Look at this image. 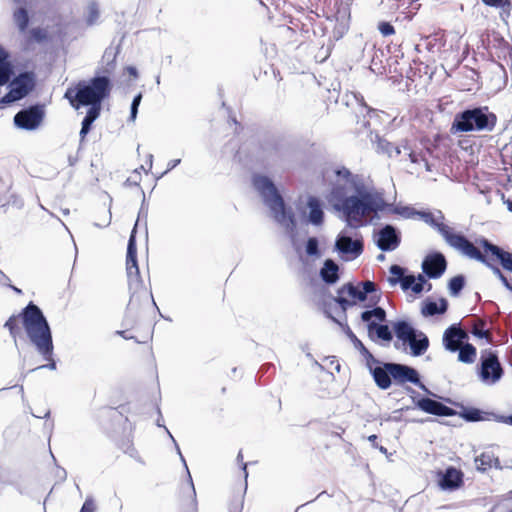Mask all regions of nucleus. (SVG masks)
Wrapping results in <instances>:
<instances>
[{
  "label": "nucleus",
  "mask_w": 512,
  "mask_h": 512,
  "mask_svg": "<svg viewBox=\"0 0 512 512\" xmlns=\"http://www.w3.org/2000/svg\"><path fill=\"white\" fill-rule=\"evenodd\" d=\"M332 304L324 305V314L327 318L339 325L354 348L359 351L366 361V367L369 370L376 386L381 390H388L392 384L404 385L411 383L419 387L425 393L436 396L421 381L420 373L412 366L397 362H385L377 359L363 344V342L351 330L347 322H342L332 315Z\"/></svg>",
  "instance_id": "nucleus-1"
},
{
  "label": "nucleus",
  "mask_w": 512,
  "mask_h": 512,
  "mask_svg": "<svg viewBox=\"0 0 512 512\" xmlns=\"http://www.w3.org/2000/svg\"><path fill=\"white\" fill-rule=\"evenodd\" d=\"M19 320L30 343L42 356L43 360L47 361V364L33 368L29 372L40 369L56 370L57 362L54 359L52 329L42 309L33 301H30L18 314H13L6 320L3 327L9 331L16 346L17 337L21 334V328L18 325Z\"/></svg>",
  "instance_id": "nucleus-2"
},
{
  "label": "nucleus",
  "mask_w": 512,
  "mask_h": 512,
  "mask_svg": "<svg viewBox=\"0 0 512 512\" xmlns=\"http://www.w3.org/2000/svg\"><path fill=\"white\" fill-rule=\"evenodd\" d=\"M335 179L330 182L329 191L325 196L332 209L339 213L346 227L358 229L368 225H376L380 220V212L370 211L357 215L351 211L350 200L357 197V185L361 183V174L352 173L345 166L333 170Z\"/></svg>",
  "instance_id": "nucleus-3"
},
{
  "label": "nucleus",
  "mask_w": 512,
  "mask_h": 512,
  "mask_svg": "<svg viewBox=\"0 0 512 512\" xmlns=\"http://www.w3.org/2000/svg\"><path fill=\"white\" fill-rule=\"evenodd\" d=\"M252 184L261 196L263 203L271 210L275 221L285 228L293 248L299 251L295 215L292 209L285 204L272 179L263 174H253Z\"/></svg>",
  "instance_id": "nucleus-4"
},
{
  "label": "nucleus",
  "mask_w": 512,
  "mask_h": 512,
  "mask_svg": "<svg viewBox=\"0 0 512 512\" xmlns=\"http://www.w3.org/2000/svg\"><path fill=\"white\" fill-rule=\"evenodd\" d=\"M112 87L110 76L97 72L89 80H80L74 88H68L64 98L76 110L88 107V110L101 112L102 103L110 96Z\"/></svg>",
  "instance_id": "nucleus-5"
},
{
  "label": "nucleus",
  "mask_w": 512,
  "mask_h": 512,
  "mask_svg": "<svg viewBox=\"0 0 512 512\" xmlns=\"http://www.w3.org/2000/svg\"><path fill=\"white\" fill-rule=\"evenodd\" d=\"M498 121L497 115L486 105H469L457 112L450 126L452 135L472 132H492Z\"/></svg>",
  "instance_id": "nucleus-6"
},
{
  "label": "nucleus",
  "mask_w": 512,
  "mask_h": 512,
  "mask_svg": "<svg viewBox=\"0 0 512 512\" xmlns=\"http://www.w3.org/2000/svg\"><path fill=\"white\" fill-rule=\"evenodd\" d=\"M357 197L350 200L351 211L357 215L364 212H388L393 214L396 205L386 202L384 192L376 189L373 185L367 184L361 174V183L357 185Z\"/></svg>",
  "instance_id": "nucleus-7"
},
{
  "label": "nucleus",
  "mask_w": 512,
  "mask_h": 512,
  "mask_svg": "<svg viewBox=\"0 0 512 512\" xmlns=\"http://www.w3.org/2000/svg\"><path fill=\"white\" fill-rule=\"evenodd\" d=\"M392 327L397 338L394 342L395 349L402 350V346H409L410 355L413 357H420L426 353L430 345L428 336L416 329L409 320L398 319L392 323Z\"/></svg>",
  "instance_id": "nucleus-8"
},
{
  "label": "nucleus",
  "mask_w": 512,
  "mask_h": 512,
  "mask_svg": "<svg viewBox=\"0 0 512 512\" xmlns=\"http://www.w3.org/2000/svg\"><path fill=\"white\" fill-rule=\"evenodd\" d=\"M418 218L436 230L450 247L461 253L471 242L464 234L455 232L453 228L444 223L445 215L439 209L419 210Z\"/></svg>",
  "instance_id": "nucleus-9"
},
{
  "label": "nucleus",
  "mask_w": 512,
  "mask_h": 512,
  "mask_svg": "<svg viewBox=\"0 0 512 512\" xmlns=\"http://www.w3.org/2000/svg\"><path fill=\"white\" fill-rule=\"evenodd\" d=\"M8 87L9 91L0 98V109L28 96L36 87V74L28 70L14 74Z\"/></svg>",
  "instance_id": "nucleus-10"
},
{
  "label": "nucleus",
  "mask_w": 512,
  "mask_h": 512,
  "mask_svg": "<svg viewBox=\"0 0 512 512\" xmlns=\"http://www.w3.org/2000/svg\"><path fill=\"white\" fill-rule=\"evenodd\" d=\"M126 271L128 277V287L131 293L129 305L132 304L133 299L137 293L144 290V283L140 275L138 260H137V245H136V229H132L127 244L126 254Z\"/></svg>",
  "instance_id": "nucleus-11"
},
{
  "label": "nucleus",
  "mask_w": 512,
  "mask_h": 512,
  "mask_svg": "<svg viewBox=\"0 0 512 512\" xmlns=\"http://www.w3.org/2000/svg\"><path fill=\"white\" fill-rule=\"evenodd\" d=\"M477 374L481 382L486 385H494L502 379L504 369L496 351L490 349L482 351L477 365Z\"/></svg>",
  "instance_id": "nucleus-12"
},
{
  "label": "nucleus",
  "mask_w": 512,
  "mask_h": 512,
  "mask_svg": "<svg viewBox=\"0 0 512 512\" xmlns=\"http://www.w3.org/2000/svg\"><path fill=\"white\" fill-rule=\"evenodd\" d=\"M334 251H336L343 261H353L358 258L364 251V241L360 233H355V238L350 232L343 229L336 236L334 243Z\"/></svg>",
  "instance_id": "nucleus-13"
},
{
  "label": "nucleus",
  "mask_w": 512,
  "mask_h": 512,
  "mask_svg": "<svg viewBox=\"0 0 512 512\" xmlns=\"http://www.w3.org/2000/svg\"><path fill=\"white\" fill-rule=\"evenodd\" d=\"M406 392L409 394L414 408H417L427 414L439 416V417H451L455 416L456 410L426 396L420 395L412 387L406 386Z\"/></svg>",
  "instance_id": "nucleus-14"
},
{
  "label": "nucleus",
  "mask_w": 512,
  "mask_h": 512,
  "mask_svg": "<svg viewBox=\"0 0 512 512\" xmlns=\"http://www.w3.org/2000/svg\"><path fill=\"white\" fill-rule=\"evenodd\" d=\"M44 116V106L41 104H34L18 111L15 114L13 121L17 128L33 131L40 126Z\"/></svg>",
  "instance_id": "nucleus-15"
},
{
  "label": "nucleus",
  "mask_w": 512,
  "mask_h": 512,
  "mask_svg": "<svg viewBox=\"0 0 512 512\" xmlns=\"http://www.w3.org/2000/svg\"><path fill=\"white\" fill-rule=\"evenodd\" d=\"M375 245L382 252H391L397 249L401 243V232L392 224H385L379 230L374 231Z\"/></svg>",
  "instance_id": "nucleus-16"
},
{
  "label": "nucleus",
  "mask_w": 512,
  "mask_h": 512,
  "mask_svg": "<svg viewBox=\"0 0 512 512\" xmlns=\"http://www.w3.org/2000/svg\"><path fill=\"white\" fill-rule=\"evenodd\" d=\"M462 254L488 267L492 273L502 282L506 289L512 291V282L500 270V268L493 263V258L489 257V254H486L485 252L482 253L477 247L474 246L472 242L467 245Z\"/></svg>",
  "instance_id": "nucleus-17"
},
{
  "label": "nucleus",
  "mask_w": 512,
  "mask_h": 512,
  "mask_svg": "<svg viewBox=\"0 0 512 512\" xmlns=\"http://www.w3.org/2000/svg\"><path fill=\"white\" fill-rule=\"evenodd\" d=\"M421 268L427 278L438 279L447 269L446 257L440 251H432L424 257Z\"/></svg>",
  "instance_id": "nucleus-18"
},
{
  "label": "nucleus",
  "mask_w": 512,
  "mask_h": 512,
  "mask_svg": "<svg viewBox=\"0 0 512 512\" xmlns=\"http://www.w3.org/2000/svg\"><path fill=\"white\" fill-rule=\"evenodd\" d=\"M486 254H490L493 259L499 261L503 269L512 273V253L504 250L502 247L492 243L485 237L476 240Z\"/></svg>",
  "instance_id": "nucleus-19"
},
{
  "label": "nucleus",
  "mask_w": 512,
  "mask_h": 512,
  "mask_svg": "<svg viewBox=\"0 0 512 512\" xmlns=\"http://www.w3.org/2000/svg\"><path fill=\"white\" fill-rule=\"evenodd\" d=\"M438 486L444 491H454L463 485V472L454 467L448 466L444 471L437 473Z\"/></svg>",
  "instance_id": "nucleus-20"
},
{
  "label": "nucleus",
  "mask_w": 512,
  "mask_h": 512,
  "mask_svg": "<svg viewBox=\"0 0 512 512\" xmlns=\"http://www.w3.org/2000/svg\"><path fill=\"white\" fill-rule=\"evenodd\" d=\"M467 333L460 327L459 324L450 325L443 333L442 342L444 348L449 352H456L459 347L467 341Z\"/></svg>",
  "instance_id": "nucleus-21"
},
{
  "label": "nucleus",
  "mask_w": 512,
  "mask_h": 512,
  "mask_svg": "<svg viewBox=\"0 0 512 512\" xmlns=\"http://www.w3.org/2000/svg\"><path fill=\"white\" fill-rule=\"evenodd\" d=\"M460 416L466 422H480V421H495L499 422L498 417H502V415L496 414L494 412L484 411L480 408L464 406L461 405V410L459 412L456 411V414Z\"/></svg>",
  "instance_id": "nucleus-22"
},
{
  "label": "nucleus",
  "mask_w": 512,
  "mask_h": 512,
  "mask_svg": "<svg viewBox=\"0 0 512 512\" xmlns=\"http://www.w3.org/2000/svg\"><path fill=\"white\" fill-rule=\"evenodd\" d=\"M361 321L365 324L367 331L387 321L386 310L378 304H370L366 306V309L360 314Z\"/></svg>",
  "instance_id": "nucleus-23"
},
{
  "label": "nucleus",
  "mask_w": 512,
  "mask_h": 512,
  "mask_svg": "<svg viewBox=\"0 0 512 512\" xmlns=\"http://www.w3.org/2000/svg\"><path fill=\"white\" fill-rule=\"evenodd\" d=\"M17 7L13 10L12 19L20 33H25L30 25L31 17L28 7L32 0H12Z\"/></svg>",
  "instance_id": "nucleus-24"
},
{
  "label": "nucleus",
  "mask_w": 512,
  "mask_h": 512,
  "mask_svg": "<svg viewBox=\"0 0 512 512\" xmlns=\"http://www.w3.org/2000/svg\"><path fill=\"white\" fill-rule=\"evenodd\" d=\"M306 207L308 209L307 222L313 226H321L325 220L323 201L317 196H308Z\"/></svg>",
  "instance_id": "nucleus-25"
},
{
  "label": "nucleus",
  "mask_w": 512,
  "mask_h": 512,
  "mask_svg": "<svg viewBox=\"0 0 512 512\" xmlns=\"http://www.w3.org/2000/svg\"><path fill=\"white\" fill-rule=\"evenodd\" d=\"M320 279L327 285H334L340 279V268L338 263L331 258L324 260L319 270Z\"/></svg>",
  "instance_id": "nucleus-26"
},
{
  "label": "nucleus",
  "mask_w": 512,
  "mask_h": 512,
  "mask_svg": "<svg viewBox=\"0 0 512 512\" xmlns=\"http://www.w3.org/2000/svg\"><path fill=\"white\" fill-rule=\"evenodd\" d=\"M283 149V138L277 135L266 136L260 143V150L267 158L279 157Z\"/></svg>",
  "instance_id": "nucleus-27"
},
{
  "label": "nucleus",
  "mask_w": 512,
  "mask_h": 512,
  "mask_svg": "<svg viewBox=\"0 0 512 512\" xmlns=\"http://www.w3.org/2000/svg\"><path fill=\"white\" fill-rule=\"evenodd\" d=\"M448 300L446 298H440L438 301H435L431 298H426L422 302L421 314L424 317H433L437 315H443L448 310Z\"/></svg>",
  "instance_id": "nucleus-28"
},
{
  "label": "nucleus",
  "mask_w": 512,
  "mask_h": 512,
  "mask_svg": "<svg viewBox=\"0 0 512 512\" xmlns=\"http://www.w3.org/2000/svg\"><path fill=\"white\" fill-rule=\"evenodd\" d=\"M476 469L481 472H486L492 467L502 470L504 466L501 465L498 457L492 451H484L475 457Z\"/></svg>",
  "instance_id": "nucleus-29"
},
{
  "label": "nucleus",
  "mask_w": 512,
  "mask_h": 512,
  "mask_svg": "<svg viewBox=\"0 0 512 512\" xmlns=\"http://www.w3.org/2000/svg\"><path fill=\"white\" fill-rule=\"evenodd\" d=\"M120 48L121 44L119 43L117 46L110 45L105 49L101 60L104 65L101 70L104 73L103 75L109 76L114 71L116 67V58L120 52Z\"/></svg>",
  "instance_id": "nucleus-30"
},
{
  "label": "nucleus",
  "mask_w": 512,
  "mask_h": 512,
  "mask_svg": "<svg viewBox=\"0 0 512 512\" xmlns=\"http://www.w3.org/2000/svg\"><path fill=\"white\" fill-rule=\"evenodd\" d=\"M368 337L373 342L383 341L389 343L393 339L394 331L391 330L386 322L376 325L371 330L367 331Z\"/></svg>",
  "instance_id": "nucleus-31"
},
{
  "label": "nucleus",
  "mask_w": 512,
  "mask_h": 512,
  "mask_svg": "<svg viewBox=\"0 0 512 512\" xmlns=\"http://www.w3.org/2000/svg\"><path fill=\"white\" fill-rule=\"evenodd\" d=\"M371 141L376 144V150L378 153L387 154L389 157L398 156L401 154L402 146L394 145L388 140L375 134L374 138L371 137Z\"/></svg>",
  "instance_id": "nucleus-32"
},
{
  "label": "nucleus",
  "mask_w": 512,
  "mask_h": 512,
  "mask_svg": "<svg viewBox=\"0 0 512 512\" xmlns=\"http://www.w3.org/2000/svg\"><path fill=\"white\" fill-rule=\"evenodd\" d=\"M101 112L93 110H87L86 115L82 119L81 129L79 132L80 145H82L86 139V136L90 133L93 123L100 117Z\"/></svg>",
  "instance_id": "nucleus-33"
},
{
  "label": "nucleus",
  "mask_w": 512,
  "mask_h": 512,
  "mask_svg": "<svg viewBox=\"0 0 512 512\" xmlns=\"http://www.w3.org/2000/svg\"><path fill=\"white\" fill-rule=\"evenodd\" d=\"M341 291L345 292L355 303L364 302L368 299L359 283L347 282L341 286Z\"/></svg>",
  "instance_id": "nucleus-34"
},
{
  "label": "nucleus",
  "mask_w": 512,
  "mask_h": 512,
  "mask_svg": "<svg viewBox=\"0 0 512 512\" xmlns=\"http://www.w3.org/2000/svg\"><path fill=\"white\" fill-rule=\"evenodd\" d=\"M360 286L362 287L363 293L366 295V297H369V303L376 305L379 303L381 299V292L378 286L375 284V282L371 280H365L359 282Z\"/></svg>",
  "instance_id": "nucleus-35"
},
{
  "label": "nucleus",
  "mask_w": 512,
  "mask_h": 512,
  "mask_svg": "<svg viewBox=\"0 0 512 512\" xmlns=\"http://www.w3.org/2000/svg\"><path fill=\"white\" fill-rule=\"evenodd\" d=\"M456 352H458V361L465 364L473 363L477 355L475 346L467 341H465Z\"/></svg>",
  "instance_id": "nucleus-36"
},
{
  "label": "nucleus",
  "mask_w": 512,
  "mask_h": 512,
  "mask_svg": "<svg viewBox=\"0 0 512 512\" xmlns=\"http://www.w3.org/2000/svg\"><path fill=\"white\" fill-rule=\"evenodd\" d=\"M346 293L341 291V287L337 290V295L332 297L333 301L340 307L343 314V322H347V310L356 303L352 299L344 297Z\"/></svg>",
  "instance_id": "nucleus-37"
},
{
  "label": "nucleus",
  "mask_w": 512,
  "mask_h": 512,
  "mask_svg": "<svg viewBox=\"0 0 512 512\" xmlns=\"http://www.w3.org/2000/svg\"><path fill=\"white\" fill-rule=\"evenodd\" d=\"M15 74L14 65L9 60L0 62V87L9 85Z\"/></svg>",
  "instance_id": "nucleus-38"
},
{
  "label": "nucleus",
  "mask_w": 512,
  "mask_h": 512,
  "mask_svg": "<svg viewBox=\"0 0 512 512\" xmlns=\"http://www.w3.org/2000/svg\"><path fill=\"white\" fill-rule=\"evenodd\" d=\"M466 285V278L463 274H458L448 281V290L451 296L457 297L460 295Z\"/></svg>",
  "instance_id": "nucleus-39"
},
{
  "label": "nucleus",
  "mask_w": 512,
  "mask_h": 512,
  "mask_svg": "<svg viewBox=\"0 0 512 512\" xmlns=\"http://www.w3.org/2000/svg\"><path fill=\"white\" fill-rule=\"evenodd\" d=\"M126 407L124 405L119 406L118 408H108L105 410V417L112 420L117 424L128 423V417L124 416V412H126Z\"/></svg>",
  "instance_id": "nucleus-40"
},
{
  "label": "nucleus",
  "mask_w": 512,
  "mask_h": 512,
  "mask_svg": "<svg viewBox=\"0 0 512 512\" xmlns=\"http://www.w3.org/2000/svg\"><path fill=\"white\" fill-rule=\"evenodd\" d=\"M387 281L390 286L394 287L396 285H400L401 289L403 291H412V286L414 284V274H409L408 272L405 274V276L402 279H396V278H387Z\"/></svg>",
  "instance_id": "nucleus-41"
},
{
  "label": "nucleus",
  "mask_w": 512,
  "mask_h": 512,
  "mask_svg": "<svg viewBox=\"0 0 512 512\" xmlns=\"http://www.w3.org/2000/svg\"><path fill=\"white\" fill-rule=\"evenodd\" d=\"M305 253L314 258H320L322 253L320 249L319 239L316 236H310L305 243Z\"/></svg>",
  "instance_id": "nucleus-42"
},
{
  "label": "nucleus",
  "mask_w": 512,
  "mask_h": 512,
  "mask_svg": "<svg viewBox=\"0 0 512 512\" xmlns=\"http://www.w3.org/2000/svg\"><path fill=\"white\" fill-rule=\"evenodd\" d=\"M48 40V33L44 28L34 27L29 31L28 41L44 43Z\"/></svg>",
  "instance_id": "nucleus-43"
},
{
  "label": "nucleus",
  "mask_w": 512,
  "mask_h": 512,
  "mask_svg": "<svg viewBox=\"0 0 512 512\" xmlns=\"http://www.w3.org/2000/svg\"><path fill=\"white\" fill-rule=\"evenodd\" d=\"M100 16V11L98 4L95 1H92L88 4V14L86 17V23L88 25H94L97 23Z\"/></svg>",
  "instance_id": "nucleus-44"
},
{
  "label": "nucleus",
  "mask_w": 512,
  "mask_h": 512,
  "mask_svg": "<svg viewBox=\"0 0 512 512\" xmlns=\"http://www.w3.org/2000/svg\"><path fill=\"white\" fill-rule=\"evenodd\" d=\"M142 97L143 96H142L141 92L137 93L133 97L131 105H130V115H129L128 121L134 122L136 120L137 114H138V109H139V106L142 101Z\"/></svg>",
  "instance_id": "nucleus-45"
},
{
  "label": "nucleus",
  "mask_w": 512,
  "mask_h": 512,
  "mask_svg": "<svg viewBox=\"0 0 512 512\" xmlns=\"http://www.w3.org/2000/svg\"><path fill=\"white\" fill-rule=\"evenodd\" d=\"M426 277L427 276L423 274V272L417 276L414 275V284L412 286V292L414 294H421L423 292L424 287L427 284Z\"/></svg>",
  "instance_id": "nucleus-46"
},
{
  "label": "nucleus",
  "mask_w": 512,
  "mask_h": 512,
  "mask_svg": "<svg viewBox=\"0 0 512 512\" xmlns=\"http://www.w3.org/2000/svg\"><path fill=\"white\" fill-rule=\"evenodd\" d=\"M141 194L143 196V199H142L141 206H140V209L138 212V218L133 227V229L135 228L136 230H137V226H138L140 219L145 220V227L147 228L148 204L146 203L145 193L142 189H141Z\"/></svg>",
  "instance_id": "nucleus-47"
},
{
  "label": "nucleus",
  "mask_w": 512,
  "mask_h": 512,
  "mask_svg": "<svg viewBox=\"0 0 512 512\" xmlns=\"http://www.w3.org/2000/svg\"><path fill=\"white\" fill-rule=\"evenodd\" d=\"M185 512H197V500L195 487L192 486L191 494L187 495V499L184 503Z\"/></svg>",
  "instance_id": "nucleus-48"
},
{
  "label": "nucleus",
  "mask_w": 512,
  "mask_h": 512,
  "mask_svg": "<svg viewBox=\"0 0 512 512\" xmlns=\"http://www.w3.org/2000/svg\"><path fill=\"white\" fill-rule=\"evenodd\" d=\"M349 26L346 22H337L332 31V38L334 41L340 40L348 31Z\"/></svg>",
  "instance_id": "nucleus-49"
},
{
  "label": "nucleus",
  "mask_w": 512,
  "mask_h": 512,
  "mask_svg": "<svg viewBox=\"0 0 512 512\" xmlns=\"http://www.w3.org/2000/svg\"><path fill=\"white\" fill-rule=\"evenodd\" d=\"M505 4L500 6H494L493 8L500 10V18L507 22V20L512 16V0H504Z\"/></svg>",
  "instance_id": "nucleus-50"
},
{
  "label": "nucleus",
  "mask_w": 512,
  "mask_h": 512,
  "mask_svg": "<svg viewBox=\"0 0 512 512\" xmlns=\"http://www.w3.org/2000/svg\"><path fill=\"white\" fill-rule=\"evenodd\" d=\"M407 272V268L400 266L398 264H392L389 267L390 276L388 278L402 279Z\"/></svg>",
  "instance_id": "nucleus-51"
},
{
  "label": "nucleus",
  "mask_w": 512,
  "mask_h": 512,
  "mask_svg": "<svg viewBox=\"0 0 512 512\" xmlns=\"http://www.w3.org/2000/svg\"><path fill=\"white\" fill-rule=\"evenodd\" d=\"M378 30L384 37L391 36L395 33L394 26L388 21L379 22Z\"/></svg>",
  "instance_id": "nucleus-52"
},
{
  "label": "nucleus",
  "mask_w": 512,
  "mask_h": 512,
  "mask_svg": "<svg viewBox=\"0 0 512 512\" xmlns=\"http://www.w3.org/2000/svg\"><path fill=\"white\" fill-rule=\"evenodd\" d=\"M402 149L408 153V157H409V159H410V161H411L412 163H419V162H421V158H422V156H425V154H424L423 152H419V153H417V152L413 151V150L408 146V144H407V143H405L404 145H402Z\"/></svg>",
  "instance_id": "nucleus-53"
},
{
  "label": "nucleus",
  "mask_w": 512,
  "mask_h": 512,
  "mask_svg": "<svg viewBox=\"0 0 512 512\" xmlns=\"http://www.w3.org/2000/svg\"><path fill=\"white\" fill-rule=\"evenodd\" d=\"M96 511V504L92 496H87L80 512H95Z\"/></svg>",
  "instance_id": "nucleus-54"
},
{
  "label": "nucleus",
  "mask_w": 512,
  "mask_h": 512,
  "mask_svg": "<svg viewBox=\"0 0 512 512\" xmlns=\"http://www.w3.org/2000/svg\"><path fill=\"white\" fill-rule=\"evenodd\" d=\"M243 510V498H233L229 504V512H242Z\"/></svg>",
  "instance_id": "nucleus-55"
},
{
  "label": "nucleus",
  "mask_w": 512,
  "mask_h": 512,
  "mask_svg": "<svg viewBox=\"0 0 512 512\" xmlns=\"http://www.w3.org/2000/svg\"><path fill=\"white\" fill-rule=\"evenodd\" d=\"M418 213H419V210L415 209L412 206H403L402 217L405 219L418 217Z\"/></svg>",
  "instance_id": "nucleus-56"
},
{
  "label": "nucleus",
  "mask_w": 512,
  "mask_h": 512,
  "mask_svg": "<svg viewBox=\"0 0 512 512\" xmlns=\"http://www.w3.org/2000/svg\"><path fill=\"white\" fill-rule=\"evenodd\" d=\"M377 440H378V437H377V435H375V434L370 435V436L368 437V441L371 443V445H372L374 448L378 449L382 454L387 455V453H388L387 448H386V447H384V446H382V445H379V444H378V442H377Z\"/></svg>",
  "instance_id": "nucleus-57"
},
{
  "label": "nucleus",
  "mask_w": 512,
  "mask_h": 512,
  "mask_svg": "<svg viewBox=\"0 0 512 512\" xmlns=\"http://www.w3.org/2000/svg\"><path fill=\"white\" fill-rule=\"evenodd\" d=\"M237 461L238 462H242V466H241V469L244 473V478H245V489L247 488V478H248V471H247V463H244L243 462V454H242V451H239L238 454H237Z\"/></svg>",
  "instance_id": "nucleus-58"
},
{
  "label": "nucleus",
  "mask_w": 512,
  "mask_h": 512,
  "mask_svg": "<svg viewBox=\"0 0 512 512\" xmlns=\"http://www.w3.org/2000/svg\"><path fill=\"white\" fill-rule=\"evenodd\" d=\"M471 334L474 337L479 338V339H487V337H488V333H487V331L485 329L474 328L471 331Z\"/></svg>",
  "instance_id": "nucleus-59"
},
{
  "label": "nucleus",
  "mask_w": 512,
  "mask_h": 512,
  "mask_svg": "<svg viewBox=\"0 0 512 512\" xmlns=\"http://www.w3.org/2000/svg\"><path fill=\"white\" fill-rule=\"evenodd\" d=\"M181 163V159H172L168 162L167 164V169L161 174V176L167 174L168 172H170L172 169H174L175 167H177L179 164Z\"/></svg>",
  "instance_id": "nucleus-60"
},
{
  "label": "nucleus",
  "mask_w": 512,
  "mask_h": 512,
  "mask_svg": "<svg viewBox=\"0 0 512 512\" xmlns=\"http://www.w3.org/2000/svg\"><path fill=\"white\" fill-rule=\"evenodd\" d=\"M0 286H11L10 278L0 269Z\"/></svg>",
  "instance_id": "nucleus-61"
},
{
  "label": "nucleus",
  "mask_w": 512,
  "mask_h": 512,
  "mask_svg": "<svg viewBox=\"0 0 512 512\" xmlns=\"http://www.w3.org/2000/svg\"><path fill=\"white\" fill-rule=\"evenodd\" d=\"M482 3L488 7L500 6L505 4L504 0H481Z\"/></svg>",
  "instance_id": "nucleus-62"
},
{
  "label": "nucleus",
  "mask_w": 512,
  "mask_h": 512,
  "mask_svg": "<svg viewBox=\"0 0 512 512\" xmlns=\"http://www.w3.org/2000/svg\"><path fill=\"white\" fill-rule=\"evenodd\" d=\"M500 423L508 424L512 426V414L510 415H502V417H498Z\"/></svg>",
  "instance_id": "nucleus-63"
},
{
  "label": "nucleus",
  "mask_w": 512,
  "mask_h": 512,
  "mask_svg": "<svg viewBox=\"0 0 512 512\" xmlns=\"http://www.w3.org/2000/svg\"><path fill=\"white\" fill-rule=\"evenodd\" d=\"M491 512H512V509L505 506H496Z\"/></svg>",
  "instance_id": "nucleus-64"
}]
</instances>
